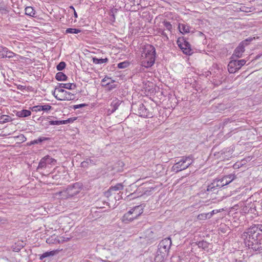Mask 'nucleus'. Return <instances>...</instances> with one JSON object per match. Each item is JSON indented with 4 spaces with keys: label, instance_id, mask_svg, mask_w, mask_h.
<instances>
[{
    "label": "nucleus",
    "instance_id": "obj_1",
    "mask_svg": "<svg viewBox=\"0 0 262 262\" xmlns=\"http://www.w3.org/2000/svg\"><path fill=\"white\" fill-rule=\"evenodd\" d=\"M260 231H262V224H256L250 226L243 233L241 238L246 247L255 251L262 249Z\"/></svg>",
    "mask_w": 262,
    "mask_h": 262
},
{
    "label": "nucleus",
    "instance_id": "obj_2",
    "mask_svg": "<svg viewBox=\"0 0 262 262\" xmlns=\"http://www.w3.org/2000/svg\"><path fill=\"white\" fill-rule=\"evenodd\" d=\"M155 48L151 45H148L141 55V66L146 68L151 67L155 62Z\"/></svg>",
    "mask_w": 262,
    "mask_h": 262
},
{
    "label": "nucleus",
    "instance_id": "obj_3",
    "mask_svg": "<svg viewBox=\"0 0 262 262\" xmlns=\"http://www.w3.org/2000/svg\"><path fill=\"white\" fill-rule=\"evenodd\" d=\"M143 212V208L141 205L136 206L124 214L122 221L126 224L132 222L137 219Z\"/></svg>",
    "mask_w": 262,
    "mask_h": 262
},
{
    "label": "nucleus",
    "instance_id": "obj_4",
    "mask_svg": "<svg viewBox=\"0 0 262 262\" xmlns=\"http://www.w3.org/2000/svg\"><path fill=\"white\" fill-rule=\"evenodd\" d=\"M81 189V185L78 183H75L73 185H69L66 191L61 192L63 196L67 198H72L78 194Z\"/></svg>",
    "mask_w": 262,
    "mask_h": 262
},
{
    "label": "nucleus",
    "instance_id": "obj_5",
    "mask_svg": "<svg viewBox=\"0 0 262 262\" xmlns=\"http://www.w3.org/2000/svg\"><path fill=\"white\" fill-rule=\"evenodd\" d=\"M171 245L170 238H166L162 240L158 245V252L162 253L163 255H167Z\"/></svg>",
    "mask_w": 262,
    "mask_h": 262
},
{
    "label": "nucleus",
    "instance_id": "obj_6",
    "mask_svg": "<svg viewBox=\"0 0 262 262\" xmlns=\"http://www.w3.org/2000/svg\"><path fill=\"white\" fill-rule=\"evenodd\" d=\"M245 59L232 60L228 65V71L230 73H234L239 70L246 63Z\"/></svg>",
    "mask_w": 262,
    "mask_h": 262
},
{
    "label": "nucleus",
    "instance_id": "obj_7",
    "mask_svg": "<svg viewBox=\"0 0 262 262\" xmlns=\"http://www.w3.org/2000/svg\"><path fill=\"white\" fill-rule=\"evenodd\" d=\"M249 40H251V39H249ZM249 40L246 39L239 44L234 51V53L232 56V58H233L234 57L237 58L242 57L243 53L245 52V47L246 45H247V42Z\"/></svg>",
    "mask_w": 262,
    "mask_h": 262
},
{
    "label": "nucleus",
    "instance_id": "obj_8",
    "mask_svg": "<svg viewBox=\"0 0 262 262\" xmlns=\"http://www.w3.org/2000/svg\"><path fill=\"white\" fill-rule=\"evenodd\" d=\"M137 107V114L139 116L144 118H151L152 117V113L146 108L143 103H140Z\"/></svg>",
    "mask_w": 262,
    "mask_h": 262
},
{
    "label": "nucleus",
    "instance_id": "obj_9",
    "mask_svg": "<svg viewBox=\"0 0 262 262\" xmlns=\"http://www.w3.org/2000/svg\"><path fill=\"white\" fill-rule=\"evenodd\" d=\"M181 38L184 40V43H181V51L187 56L191 55L193 53V50L191 48V45L183 37Z\"/></svg>",
    "mask_w": 262,
    "mask_h": 262
},
{
    "label": "nucleus",
    "instance_id": "obj_10",
    "mask_svg": "<svg viewBox=\"0 0 262 262\" xmlns=\"http://www.w3.org/2000/svg\"><path fill=\"white\" fill-rule=\"evenodd\" d=\"M193 161V158L191 155L188 156L181 157V171L188 167Z\"/></svg>",
    "mask_w": 262,
    "mask_h": 262
},
{
    "label": "nucleus",
    "instance_id": "obj_11",
    "mask_svg": "<svg viewBox=\"0 0 262 262\" xmlns=\"http://www.w3.org/2000/svg\"><path fill=\"white\" fill-rule=\"evenodd\" d=\"M15 55V54L14 53L8 50L7 48L0 47V58L8 57L11 58Z\"/></svg>",
    "mask_w": 262,
    "mask_h": 262
},
{
    "label": "nucleus",
    "instance_id": "obj_12",
    "mask_svg": "<svg viewBox=\"0 0 262 262\" xmlns=\"http://www.w3.org/2000/svg\"><path fill=\"white\" fill-rule=\"evenodd\" d=\"M219 189L217 183L215 182V180H214L211 184L208 185L206 191L208 193L211 192L213 193H216Z\"/></svg>",
    "mask_w": 262,
    "mask_h": 262
},
{
    "label": "nucleus",
    "instance_id": "obj_13",
    "mask_svg": "<svg viewBox=\"0 0 262 262\" xmlns=\"http://www.w3.org/2000/svg\"><path fill=\"white\" fill-rule=\"evenodd\" d=\"M219 189L217 183L215 182V180H214L211 184L208 185L206 191L208 193L211 192L213 193H216Z\"/></svg>",
    "mask_w": 262,
    "mask_h": 262
},
{
    "label": "nucleus",
    "instance_id": "obj_14",
    "mask_svg": "<svg viewBox=\"0 0 262 262\" xmlns=\"http://www.w3.org/2000/svg\"><path fill=\"white\" fill-rule=\"evenodd\" d=\"M55 98L59 100H73L75 99V95L71 92H67L62 96L61 98L55 96Z\"/></svg>",
    "mask_w": 262,
    "mask_h": 262
},
{
    "label": "nucleus",
    "instance_id": "obj_15",
    "mask_svg": "<svg viewBox=\"0 0 262 262\" xmlns=\"http://www.w3.org/2000/svg\"><path fill=\"white\" fill-rule=\"evenodd\" d=\"M236 178V176L234 174H230L227 176H224L222 178L223 182H224V186L228 185L234 180Z\"/></svg>",
    "mask_w": 262,
    "mask_h": 262
},
{
    "label": "nucleus",
    "instance_id": "obj_16",
    "mask_svg": "<svg viewBox=\"0 0 262 262\" xmlns=\"http://www.w3.org/2000/svg\"><path fill=\"white\" fill-rule=\"evenodd\" d=\"M121 101L119 100L117 98L113 100L111 104V107L112 108L111 113L114 112L116 110L118 109V106L121 104Z\"/></svg>",
    "mask_w": 262,
    "mask_h": 262
},
{
    "label": "nucleus",
    "instance_id": "obj_17",
    "mask_svg": "<svg viewBox=\"0 0 262 262\" xmlns=\"http://www.w3.org/2000/svg\"><path fill=\"white\" fill-rule=\"evenodd\" d=\"M59 88L68 90H74L76 88V85L73 83H59Z\"/></svg>",
    "mask_w": 262,
    "mask_h": 262
},
{
    "label": "nucleus",
    "instance_id": "obj_18",
    "mask_svg": "<svg viewBox=\"0 0 262 262\" xmlns=\"http://www.w3.org/2000/svg\"><path fill=\"white\" fill-rule=\"evenodd\" d=\"M46 160L45 159V157L42 158L40 160L37 168L38 170L44 169L48 166V165L47 164Z\"/></svg>",
    "mask_w": 262,
    "mask_h": 262
},
{
    "label": "nucleus",
    "instance_id": "obj_19",
    "mask_svg": "<svg viewBox=\"0 0 262 262\" xmlns=\"http://www.w3.org/2000/svg\"><path fill=\"white\" fill-rule=\"evenodd\" d=\"M31 114V111L27 110H23L21 111L17 112V116L19 117H26L30 116Z\"/></svg>",
    "mask_w": 262,
    "mask_h": 262
},
{
    "label": "nucleus",
    "instance_id": "obj_20",
    "mask_svg": "<svg viewBox=\"0 0 262 262\" xmlns=\"http://www.w3.org/2000/svg\"><path fill=\"white\" fill-rule=\"evenodd\" d=\"M48 139H49L48 138L40 137L36 140L31 141L30 143H28V145L30 146V145L36 144H39V143H41L42 141L48 140Z\"/></svg>",
    "mask_w": 262,
    "mask_h": 262
},
{
    "label": "nucleus",
    "instance_id": "obj_21",
    "mask_svg": "<svg viewBox=\"0 0 262 262\" xmlns=\"http://www.w3.org/2000/svg\"><path fill=\"white\" fill-rule=\"evenodd\" d=\"M25 14L27 15L35 17V11L32 7H27L25 8Z\"/></svg>",
    "mask_w": 262,
    "mask_h": 262
},
{
    "label": "nucleus",
    "instance_id": "obj_22",
    "mask_svg": "<svg viewBox=\"0 0 262 262\" xmlns=\"http://www.w3.org/2000/svg\"><path fill=\"white\" fill-rule=\"evenodd\" d=\"M55 78L58 81H66L68 77L62 72H58L55 76Z\"/></svg>",
    "mask_w": 262,
    "mask_h": 262
},
{
    "label": "nucleus",
    "instance_id": "obj_23",
    "mask_svg": "<svg viewBox=\"0 0 262 262\" xmlns=\"http://www.w3.org/2000/svg\"><path fill=\"white\" fill-rule=\"evenodd\" d=\"M93 62L95 64H102L106 63L108 61L107 58L98 59L96 57H93L92 58Z\"/></svg>",
    "mask_w": 262,
    "mask_h": 262
},
{
    "label": "nucleus",
    "instance_id": "obj_24",
    "mask_svg": "<svg viewBox=\"0 0 262 262\" xmlns=\"http://www.w3.org/2000/svg\"><path fill=\"white\" fill-rule=\"evenodd\" d=\"M123 189V186L121 183H118L114 186H112L110 188L109 190H108V192H110L111 191H118L122 190Z\"/></svg>",
    "mask_w": 262,
    "mask_h": 262
},
{
    "label": "nucleus",
    "instance_id": "obj_25",
    "mask_svg": "<svg viewBox=\"0 0 262 262\" xmlns=\"http://www.w3.org/2000/svg\"><path fill=\"white\" fill-rule=\"evenodd\" d=\"M197 245L198 247L200 248H202L204 250H208V247H209V244L206 241H199L197 243Z\"/></svg>",
    "mask_w": 262,
    "mask_h": 262
},
{
    "label": "nucleus",
    "instance_id": "obj_26",
    "mask_svg": "<svg viewBox=\"0 0 262 262\" xmlns=\"http://www.w3.org/2000/svg\"><path fill=\"white\" fill-rule=\"evenodd\" d=\"M166 255H163L162 253H160L158 251L154 259V262H164V258Z\"/></svg>",
    "mask_w": 262,
    "mask_h": 262
},
{
    "label": "nucleus",
    "instance_id": "obj_27",
    "mask_svg": "<svg viewBox=\"0 0 262 262\" xmlns=\"http://www.w3.org/2000/svg\"><path fill=\"white\" fill-rule=\"evenodd\" d=\"M95 165V162L90 159H86L85 161H83L81 163V166L82 167H86L88 166L89 165Z\"/></svg>",
    "mask_w": 262,
    "mask_h": 262
},
{
    "label": "nucleus",
    "instance_id": "obj_28",
    "mask_svg": "<svg viewBox=\"0 0 262 262\" xmlns=\"http://www.w3.org/2000/svg\"><path fill=\"white\" fill-rule=\"evenodd\" d=\"M45 159L46 160V162L47 164L49 165H55L56 163V160L54 159V158H52L49 156H46L44 157Z\"/></svg>",
    "mask_w": 262,
    "mask_h": 262
},
{
    "label": "nucleus",
    "instance_id": "obj_29",
    "mask_svg": "<svg viewBox=\"0 0 262 262\" xmlns=\"http://www.w3.org/2000/svg\"><path fill=\"white\" fill-rule=\"evenodd\" d=\"M46 242L49 244H56L59 243V240L55 236H51L48 238Z\"/></svg>",
    "mask_w": 262,
    "mask_h": 262
},
{
    "label": "nucleus",
    "instance_id": "obj_30",
    "mask_svg": "<svg viewBox=\"0 0 262 262\" xmlns=\"http://www.w3.org/2000/svg\"><path fill=\"white\" fill-rule=\"evenodd\" d=\"M1 117V118H0V123H1L8 122L11 120L10 116L8 115H2V116Z\"/></svg>",
    "mask_w": 262,
    "mask_h": 262
},
{
    "label": "nucleus",
    "instance_id": "obj_31",
    "mask_svg": "<svg viewBox=\"0 0 262 262\" xmlns=\"http://www.w3.org/2000/svg\"><path fill=\"white\" fill-rule=\"evenodd\" d=\"M181 26L182 27V29L183 31V32L181 31V34L187 33H189L191 32V31H190L191 28L189 26H188L187 24H181Z\"/></svg>",
    "mask_w": 262,
    "mask_h": 262
},
{
    "label": "nucleus",
    "instance_id": "obj_32",
    "mask_svg": "<svg viewBox=\"0 0 262 262\" xmlns=\"http://www.w3.org/2000/svg\"><path fill=\"white\" fill-rule=\"evenodd\" d=\"M54 254V252L52 251L50 252H46L40 255L39 259L43 260L44 258L49 257L50 256H53Z\"/></svg>",
    "mask_w": 262,
    "mask_h": 262
},
{
    "label": "nucleus",
    "instance_id": "obj_33",
    "mask_svg": "<svg viewBox=\"0 0 262 262\" xmlns=\"http://www.w3.org/2000/svg\"><path fill=\"white\" fill-rule=\"evenodd\" d=\"M81 30L76 29V28H68L66 30V33H74V34H78L80 32H81Z\"/></svg>",
    "mask_w": 262,
    "mask_h": 262
},
{
    "label": "nucleus",
    "instance_id": "obj_34",
    "mask_svg": "<svg viewBox=\"0 0 262 262\" xmlns=\"http://www.w3.org/2000/svg\"><path fill=\"white\" fill-rule=\"evenodd\" d=\"M129 65V62L125 61L118 64V68L119 69H125L128 67Z\"/></svg>",
    "mask_w": 262,
    "mask_h": 262
},
{
    "label": "nucleus",
    "instance_id": "obj_35",
    "mask_svg": "<svg viewBox=\"0 0 262 262\" xmlns=\"http://www.w3.org/2000/svg\"><path fill=\"white\" fill-rule=\"evenodd\" d=\"M163 26L168 31H171L172 29V25L167 21H163L162 22Z\"/></svg>",
    "mask_w": 262,
    "mask_h": 262
},
{
    "label": "nucleus",
    "instance_id": "obj_36",
    "mask_svg": "<svg viewBox=\"0 0 262 262\" xmlns=\"http://www.w3.org/2000/svg\"><path fill=\"white\" fill-rule=\"evenodd\" d=\"M66 66V64L64 61L60 62L56 67V69L58 71H60L63 70Z\"/></svg>",
    "mask_w": 262,
    "mask_h": 262
},
{
    "label": "nucleus",
    "instance_id": "obj_37",
    "mask_svg": "<svg viewBox=\"0 0 262 262\" xmlns=\"http://www.w3.org/2000/svg\"><path fill=\"white\" fill-rule=\"evenodd\" d=\"M103 86H105L107 87L108 91H111L113 89H114L117 87L116 84H112L110 82H108V83H106L105 85H103Z\"/></svg>",
    "mask_w": 262,
    "mask_h": 262
},
{
    "label": "nucleus",
    "instance_id": "obj_38",
    "mask_svg": "<svg viewBox=\"0 0 262 262\" xmlns=\"http://www.w3.org/2000/svg\"><path fill=\"white\" fill-rule=\"evenodd\" d=\"M198 219L200 220H205L207 219H209L208 213H203L200 214L198 215Z\"/></svg>",
    "mask_w": 262,
    "mask_h": 262
},
{
    "label": "nucleus",
    "instance_id": "obj_39",
    "mask_svg": "<svg viewBox=\"0 0 262 262\" xmlns=\"http://www.w3.org/2000/svg\"><path fill=\"white\" fill-rule=\"evenodd\" d=\"M51 108L52 106L49 105H41V111L48 112V111L51 110Z\"/></svg>",
    "mask_w": 262,
    "mask_h": 262
},
{
    "label": "nucleus",
    "instance_id": "obj_40",
    "mask_svg": "<svg viewBox=\"0 0 262 262\" xmlns=\"http://www.w3.org/2000/svg\"><path fill=\"white\" fill-rule=\"evenodd\" d=\"M214 180H215V182L217 183V187H219V188H221L224 186V182H223L222 179H215Z\"/></svg>",
    "mask_w": 262,
    "mask_h": 262
},
{
    "label": "nucleus",
    "instance_id": "obj_41",
    "mask_svg": "<svg viewBox=\"0 0 262 262\" xmlns=\"http://www.w3.org/2000/svg\"><path fill=\"white\" fill-rule=\"evenodd\" d=\"M181 186L183 187L184 189H186V190H185V193L188 192V193H190V192L191 190V186H186V185H183V184L181 185Z\"/></svg>",
    "mask_w": 262,
    "mask_h": 262
},
{
    "label": "nucleus",
    "instance_id": "obj_42",
    "mask_svg": "<svg viewBox=\"0 0 262 262\" xmlns=\"http://www.w3.org/2000/svg\"><path fill=\"white\" fill-rule=\"evenodd\" d=\"M31 110L33 112H38L41 111V105L34 106L31 108Z\"/></svg>",
    "mask_w": 262,
    "mask_h": 262
},
{
    "label": "nucleus",
    "instance_id": "obj_43",
    "mask_svg": "<svg viewBox=\"0 0 262 262\" xmlns=\"http://www.w3.org/2000/svg\"><path fill=\"white\" fill-rule=\"evenodd\" d=\"M179 162H178L177 163H176L175 165H174L173 166H172V170L174 171H176V172H178L179 171H180V169H179Z\"/></svg>",
    "mask_w": 262,
    "mask_h": 262
},
{
    "label": "nucleus",
    "instance_id": "obj_44",
    "mask_svg": "<svg viewBox=\"0 0 262 262\" xmlns=\"http://www.w3.org/2000/svg\"><path fill=\"white\" fill-rule=\"evenodd\" d=\"M158 33L168 38L166 33L162 28H159L158 30Z\"/></svg>",
    "mask_w": 262,
    "mask_h": 262
},
{
    "label": "nucleus",
    "instance_id": "obj_45",
    "mask_svg": "<svg viewBox=\"0 0 262 262\" xmlns=\"http://www.w3.org/2000/svg\"><path fill=\"white\" fill-rule=\"evenodd\" d=\"M154 234V232L152 231H150L149 233L148 234L149 236H151V239H153L154 241H156L158 239V236H152V234Z\"/></svg>",
    "mask_w": 262,
    "mask_h": 262
},
{
    "label": "nucleus",
    "instance_id": "obj_46",
    "mask_svg": "<svg viewBox=\"0 0 262 262\" xmlns=\"http://www.w3.org/2000/svg\"><path fill=\"white\" fill-rule=\"evenodd\" d=\"M87 104H78V105H75L73 106V108L76 110V109H77V108H81V107H83L84 106H86Z\"/></svg>",
    "mask_w": 262,
    "mask_h": 262
},
{
    "label": "nucleus",
    "instance_id": "obj_47",
    "mask_svg": "<svg viewBox=\"0 0 262 262\" xmlns=\"http://www.w3.org/2000/svg\"><path fill=\"white\" fill-rule=\"evenodd\" d=\"M49 123L50 125H60L59 121H49Z\"/></svg>",
    "mask_w": 262,
    "mask_h": 262
},
{
    "label": "nucleus",
    "instance_id": "obj_48",
    "mask_svg": "<svg viewBox=\"0 0 262 262\" xmlns=\"http://www.w3.org/2000/svg\"><path fill=\"white\" fill-rule=\"evenodd\" d=\"M218 212L219 211L217 210H213L212 211L208 212V215L209 219L211 218L214 214H215Z\"/></svg>",
    "mask_w": 262,
    "mask_h": 262
},
{
    "label": "nucleus",
    "instance_id": "obj_49",
    "mask_svg": "<svg viewBox=\"0 0 262 262\" xmlns=\"http://www.w3.org/2000/svg\"><path fill=\"white\" fill-rule=\"evenodd\" d=\"M59 123H60V125L66 124L70 123V120L67 119V120H61V121H59Z\"/></svg>",
    "mask_w": 262,
    "mask_h": 262
},
{
    "label": "nucleus",
    "instance_id": "obj_50",
    "mask_svg": "<svg viewBox=\"0 0 262 262\" xmlns=\"http://www.w3.org/2000/svg\"><path fill=\"white\" fill-rule=\"evenodd\" d=\"M24 245H21L20 246H18L17 247L14 248V251L18 252L20 250V249L24 247Z\"/></svg>",
    "mask_w": 262,
    "mask_h": 262
},
{
    "label": "nucleus",
    "instance_id": "obj_51",
    "mask_svg": "<svg viewBox=\"0 0 262 262\" xmlns=\"http://www.w3.org/2000/svg\"><path fill=\"white\" fill-rule=\"evenodd\" d=\"M55 90H57L58 92L62 93L63 94L67 93V91L64 90L63 88L58 89L56 88Z\"/></svg>",
    "mask_w": 262,
    "mask_h": 262
},
{
    "label": "nucleus",
    "instance_id": "obj_52",
    "mask_svg": "<svg viewBox=\"0 0 262 262\" xmlns=\"http://www.w3.org/2000/svg\"><path fill=\"white\" fill-rule=\"evenodd\" d=\"M17 89L20 90H24L26 89V86L22 85H18L17 86Z\"/></svg>",
    "mask_w": 262,
    "mask_h": 262
},
{
    "label": "nucleus",
    "instance_id": "obj_53",
    "mask_svg": "<svg viewBox=\"0 0 262 262\" xmlns=\"http://www.w3.org/2000/svg\"><path fill=\"white\" fill-rule=\"evenodd\" d=\"M111 79L110 78H109L107 76H105L102 80V82H105V81H106L108 79Z\"/></svg>",
    "mask_w": 262,
    "mask_h": 262
},
{
    "label": "nucleus",
    "instance_id": "obj_54",
    "mask_svg": "<svg viewBox=\"0 0 262 262\" xmlns=\"http://www.w3.org/2000/svg\"><path fill=\"white\" fill-rule=\"evenodd\" d=\"M178 47L180 48V37H179L177 41Z\"/></svg>",
    "mask_w": 262,
    "mask_h": 262
},
{
    "label": "nucleus",
    "instance_id": "obj_55",
    "mask_svg": "<svg viewBox=\"0 0 262 262\" xmlns=\"http://www.w3.org/2000/svg\"><path fill=\"white\" fill-rule=\"evenodd\" d=\"M68 119L70 120V123H71V122H73V121L75 120L76 119L75 118L73 119V118H69Z\"/></svg>",
    "mask_w": 262,
    "mask_h": 262
},
{
    "label": "nucleus",
    "instance_id": "obj_56",
    "mask_svg": "<svg viewBox=\"0 0 262 262\" xmlns=\"http://www.w3.org/2000/svg\"><path fill=\"white\" fill-rule=\"evenodd\" d=\"M178 29L180 32V23H179L178 24Z\"/></svg>",
    "mask_w": 262,
    "mask_h": 262
},
{
    "label": "nucleus",
    "instance_id": "obj_57",
    "mask_svg": "<svg viewBox=\"0 0 262 262\" xmlns=\"http://www.w3.org/2000/svg\"><path fill=\"white\" fill-rule=\"evenodd\" d=\"M74 16L75 17L77 18V13L76 12L75 10H74Z\"/></svg>",
    "mask_w": 262,
    "mask_h": 262
},
{
    "label": "nucleus",
    "instance_id": "obj_58",
    "mask_svg": "<svg viewBox=\"0 0 262 262\" xmlns=\"http://www.w3.org/2000/svg\"><path fill=\"white\" fill-rule=\"evenodd\" d=\"M55 90L53 93H52V94L55 97V96H57L56 95H55Z\"/></svg>",
    "mask_w": 262,
    "mask_h": 262
},
{
    "label": "nucleus",
    "instance_id": "obj_59",
    "mask_svg": "<svg viewBox=\"0 0 262 262\" xmlns=\"http://www.w3.org/2000/svg\"><path fill=\"white\" fill-rule=\"evenodd\" d=\"M260 239H261V241L262 242V231H260Z\"/></svg>",
    "mask_w": 262,
    "mask_h": 262
},
{
    "label": "nucleus",
    "instance_id": "obj_60",
    "mask_svg": "<svg viewBox=\"0 0 262 262\" xmlns=\"http://www.w3.org/2000/svg\"><path fill=\"white\" fill-rule=\"evenodd\" d=\"M70 8L72 9L74 11L75 10L74 7L73 6H70Z\"/></svg>",
    "mask_w": 262,
    "mask_h": 262
},
{
    "label": "nucleus",
    "instance_id": "obj_61",
    "mask_svg": "<svg viewBox=\"0 0 262 262\" xmlns=\"http://www.w3.org/2000/svg\"><path fill=\"white\" fill-rule=\"evenodd\" d=\"M115 82V80H112L111 83H114Z\"/></svg>",
    "mask_w": 262,
    "mask_h": 262
},
{
    "label": "nucleus",
    "instance_id": "obj_62",
    "mask_svg": "<svg viewBox=\"0 0 262 262\" xmlns=\"http://www.w3.org/2000/svg\"><path fill=\"white\" fill-rule=\"evenodd\" d=\"M54 177H56V176H52V177L54 178Z\"/></svg>",
    "mask_w": 262,
    "mask_h": 262
},
{
    "label": "nucleus",
    "instance_id": "obj_63",
    "mask_svg": "<svg viewBox=\"0 0 262 262\" xmlns=\"http://www.w3.org/2000/svg\"><path fill=\"white\" fill-rule=\"evenodd\" d=\"M184 178V176H182V177H181V180L182 179V178Z\"/></svg>",
    "mask_w": 262,
    "mask_h": 262
},
{
    "label": "nucleus",
    "instance_id": "obj_64",
    "mask_svg": "<svg viewBox=\"0 0 262 262\" xmlns=\"http://www.w3.org/2000/svg\"><path fill=\"white\" fill-rule=\"evenodd\" d=\"M2 116V115L0 114V117H1ZM1 118V117H0V118Z\"/></svg>",
    "mask_w": 262,
    "mask_h": 262
}]
</instances>
